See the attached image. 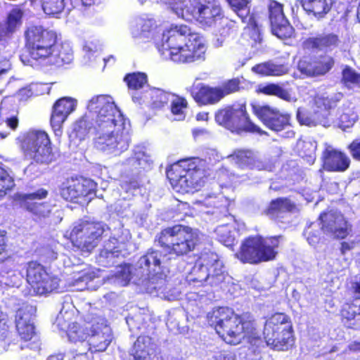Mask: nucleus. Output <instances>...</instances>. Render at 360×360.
I'll return each mask as SVG.
<instances>
[{
  "label": "nucleus",
  "instance_id": "nucleus-1",
  "mask_svg": "<svg viewBox=\"0 0 360 360\" xmlns=\"http://www.w3.org/2000/svg\"><path fill=\"white\" fill-rule=\"evenodd\" d=\"M24 38V52L20 55V60L25 65L59 68L73 59L71 48L59 41L55 30L32 25L25 29Z\"/></svg>",
  "mask_w": 360,
  "mask_h": 360
},
{
  "label": "nucleus",
  "instance_id": "nucleus-2",
  "mask_svg": "<svg viewBox=\"0 0 360 360\" xmlns=\"http://www.w3.org/2000/svg\"><path fill=\"white\" fill-rule=\"evenodd\" d=\"M94 100L99 103L95 118L94 147L113 156L120 155L129 146L123 115L115 104L105 101L103 96H97Z\"/></svg>",
  "mask_w": 360,
  "mask_h": 360
},
{
  "label": "nucleus",
  "instance_id": "nucleus-3",
  "mask_svg": "<svg viewBox=\"0 0 360 360\" xmlns=\"http://www.w3.org/2000/svg\"><path fill=\"white\" fill-rule=\"evenodd\" d=\"M207 317L216 333L227 345L236 346L245 340L255 349L262 342L256 321L249 314H238L231 308L219 307L209 312Z\"/></svg>",
  "mask_w": 360,
  "mask_h": 360
},
{
  "label": "nucleus",
  "instance_id": "nucleus-4",
  "mask_svg": "<svg viewBox=\"0 0 360 360\" xmlns=\"http://www.w3.org/2000/svg\"><path fill=\"white\" fill-rule=\"evenodd\" d=\"M169 58L176 64H191L205 60L207 46L202 38L186 25H172L166 33Z\"/></svg>",
  "mask_w": 360,
  "mask_h": 360
},
{
  "label": "nucleus",
  "instance_id": "nucleus-5",
  "mask_svg": "<svg viewBox=\"0 0 360 360\" xmlns=\"http://www.w3.org/2000/svg\"><path fill=\"white\" fill-rule=\"evenodd\" d=\"M166 255L180 257L193 251L198 243V236L189 226L176 224L166 227L158 233L155 238Z\"/></svg>",
  "mask_w": 360,
  "mask_h": 360
},
{
  "label": "nucleus",
  "instance_id": "nucleus-6",
  "mask_svg": "<svg viewBox=\"0 0 360 360\" xmlns=\"http://www.w3.org/2000/svg\"><path fill=\"white\" fill-rule=\"evenodd\" d=\"M282 238L281 235L269 237L252 235L246 237L243 240L236 257L242 263L250 264L274 260Z\"/></svg>",
  "mask_w": 360,
  "mask_h": 360
},
{
  "label": "nucleus",
  "instance_id": "nucleus-7",
  "mask_svg": "<svg viewBox=\"0 0 360 360\" xmlns=\"http://www.w3.org/2000/svg\"><path fill=\"white\" fill-rule=\"evenodd\" d=\"M169 4L171 9L179 17L187 20H195L205 25H211L222 15L221 7L216 0H160Z\"/></svg>",
  "mask_w": 360,
  "mask_h": 360
},
{
  "label": "nucleus",
  "instance_id": "nucleus-8",
  "mask_svg": "<svg viewBox=\"0 0 360 360\" xmlns=\"http://www.w3.org/2000/svg\"><path fill=\"white\" fill-rule=\"evenodd\" d=\"M222 269V263L217 254L202 251L186 276V281L193 287L218 286L225 278Z\"/></svg>",
  "mask_w": 360,
  "mask_h": 360
},
{
  "label": "nucleus",
  "instance_id": "nucleus-9",
  "mask_svg": "<svg viewBox=\"0 0 360 360\" xmlns=\"http://www.w3.org/2000/svg\"><path fill=\"white\" fill-rule=\"evenodd\" d=\"M216 122L232 133H260V128L250 118L245 103L229 105L214 114Z\"/></svg>",
  "mask_w": 360,
  "mask_h": 360
},
{
  "label": "nucleus",
  "instance_id": "nucleus-10",
  "mask_svg": "<svg viewBox=\"0 0 360 360\" xmlns=\"http://www.w3.org/2000/svg\"><path fill=\"white\" fill-rule=\"evenodd\" d=\"M105 231L102 222L81 221L73 226L68 238L76 250L89 255L103 240Z\"/></svg>",
  "mask_w": 360,
  "mask_h": 360
},
{
  "label": "nucleus",
  "instance_id": "nucleus-11",
  "mask_svg": "<svg viewBox=\"0 0 360 360\" xmlns=\"http://www.w3.org/2000/svg\"><path fill=\"white\" fill-rule=\"evenodd\" d=\"M201 174L200 167L191 158L179 160L166 170L171 185L186 193L196 191L201 186Z\"/></svg>",
  "mask_w": 360,
  "mask_h": 360
},
{
  "label": "nucleus",
  "instance_id": "nucleus-12",
  "mask_svg": "<svg viewBox=\"0 0 360 360\" xmlns=\"http://www.w3.org/2000/svg\"><path fill=\"white\" fill-rule=\"evenodd\" d=\"M24 154L38 164L49 165L56 160L51 141L44 130L29 131L20 141Z\"/></svg>",
  "mask_w": 360,
  "mask_h": 360
},
{
  "label": "nucleus",
  "instance_id": "nucleus-13",
  "mask_svg": "<svg viewBox=\"0 0 360 360\" xmlns=\"http://www.w3.org/2000/svg\"><path fill=\"white\" fill-rule=\"evenodd\" d=\"M96 191V184L93 180L78 175L65 178L58 186L60 197L70 202L94 195Z\"/></svg>",
  "mask_w": 360,
  "mask_h": 360
},
{
  "label": "nucleus",
  "instance_id": "nucleus-14",
  "mask_svg": "<svg viewBox=\"0 0 360 360\" xmlns=\"http://www.w3.org/2000/svg\"><path fill=\"white\" fill-rule=\"evenodd\" d=\"M86 326L89 328L86 340L88 351L91 353L105 351L112 339L107 320L101 316H91Z\"/></svg>",
  "mask_w": 360,
  "mask_h": 360
},
{
  "label": "nucleus",
  "instance_id": "nucleus-15",
  "mask_svg": "<svg viewBox=\"0 0 360 360\" xmlns=\"http://www.w3.org/2000/svg\"><path fill=\"white\" fill-rule=\"evenodd\" d=\"M268 17L274 35L282 40L295 37V30L284 14L283 4L270 0L268 4Z\"/></svg>",
  "mask_w": 360,
  "mask_h": 360
},
{
  "label": "nucleus",
  "instance_id": "nucleus-16",
  "mask_svg": "<svg viewBox=\"0 0 360 360\" xmlns=\"http://www.w3.org/2000/svg\"><path fill=\"white\" fill-rule=\"evenodd\" d=\"M251 107L253 114L271 131L279 132L290 126V116L287 113L268 105L252 103Z\"/></svg>",
  "mask_w": 360,
  "mask_h": 360
},
{
  "label": "nucleus",
  "instance_id": "nucleus-17",
  "mask_svg": "<svg viewBox=\"0 0 360 360\" xmlns=\"http://www.w3.org/2000/svg\"><path fill=\"white\" fill-rule=\"evenodd\" d=\"M320 229L336 240L345 239L352 231V225L341 214L332 211H323L319 218Z\"/></svg>",
  "mask_w": 360,
  "mask_h": 360
},
{
  "label": "nucleus",
  "instance_id": "nucleus-18",
  "mask_svg": "<svg viewBox=\"0 0 360 360\" xmlns=\"http://www.w3.org/2000/svg\"><path fill=\"white\" fill-rule=\"evenodd\" d=\"M25 270L26 280L37 294H46L53 290V278L41 263L30 261L25 264Z\"/></svg>",
  "mask_w": 360,
  "mask_h": 360
},
{
  "label": "nucleus",
  "instance_id": "nucleus-19",
  "mask_svg": "<svg viewBox=\"0 0 360 360\" xmlns=\"http://www.w3.org/2000/svg\"><path fill=\"white\" fill-rule=\"evenodd\" d=\"M48 195L46 189L40 188L35 192L26 194H18L15 200L20 207L30 212L35 220L41 219L49 217L51 211L46 202H38L35 200H41Z\"/></svg>",
  "mask_w": 360,
  "mask_h": 360
},
{
  "label": "nucleus",
  "instance_id": "nucleus-20",
  "mask_svg": "<svg viewBox=\"0 0 360 360\" xmlns=\"http://www.w3.org/2000/svg\"><path fill=\"white\" fill-rule=\"evenodd\" d=\"M77 105V100L71 97H61L54 102L51 108L50 126L56 136H61L63 124L75 110Z\"/></svg>",
  "mask_w": 360,
  "mask_h": 360
},
{
  "label": "nucleus",
  "instance_id": "nucleus-21",
  "mask_svg": "<svg viewBox=\"0 0 360 360\" xmlns=\"http://www.w3.org/2000/svg\"><path fill=\"white\" fill-rule=\"evenodd\" d=\"M335 60L327 55L319 56H303L298 62L300 71L307 76L314 77L324 75L334 66Z\"/></svg>",
  "mask_w": 360,
  "mask_h": 360
},
{
  "label": "nucleus",
  "instance_id": "nucleus-22",
  "mask_svg": "<svg viewBox=\"0 0 360 360\" xmlns=\"http://www.w3.org/2000/svg\"><path fill=\"white\" fill-rule=\"evenodd\" d=\"M134 360H162L160 352L148 335H139L131 349Z\"/></svg>",
  "mask_w": 360,
  "mask_h": 360
},
{
  "label": "nucleus",
  "instance_id": "nucleus-23",
  "mask_svg": "<svg viewBox=\"0 0 360 360\" xmlns=\"http://www.w3.org/2000/svg\"><path fill=\"white\" fill-rule=\"evenodd\" d=\"M317 109L314 111V117L309 116L304 111L298 110L297 118L301 124L306 126H313L319 122L327 118L331 109L336 105L335 101L328 98H320L316 101Z\"/></svg>",
  "mask_w": 360,
  "mask_h": 360
},
{
  "label": "nucleus",
  "instance_id": "nucleus-24",
  "mask_svg": "<svg viewBox=\"0 0 360 360\" xmlns=\"http://www.w3.org/2000/svg\"><path fill=\"white\" fill-rule=\"evenodd\" d=\"M189 92L199 106L214 105L222 99V93L218 86L212 87L203 83L193 84Z\"/></svg>",
  "mask_w": 360,
  "mask_h": 360
},
{
  "label": "nucleus",
  "instance_id": "nucleus-25",
  "mask_svg": "<svg viewBox=\"0 0 360 360\" xmlns=\"http://www.w3.org/2000/svg\"><path fill=\"white\" fill-rule=\"evenodd\" d=\"M321 160L323 169L329 172H343L351 164L349 158L337 149H325Z\"/></svg>",
  "mask_w": 360,
  "mask_h": 360
},
{
  "label": "nucleus",
  "instance_id": "nucleus-26",
  "mask_svg": "<svg viewBox=\"0 0 360 360\" xmlns=\"http://www.w3.org/2000/svg\"><path fill=\"white\" fill-rule=\"evenodd\" d=\"M24 12L19 7L12 8L0 23V41L8 42L22 25Z\"/></svg>",
  "mask_w": 360,
  "mask_h": 360
},
{
  "label": "nucleus",
  "instance_id": "nucleus-27",
  "mask_svg": "<svg viewBox=\"0 0 360 360\" xmlns=\"http://www.w3.org/2000/svg\"><path fill=\"white\" fill-rule=\"evenodd\" d=\"M264 338L271 349L277 351H288L295 344L294 330L292 327L283 328L281 331H276L264 335Z\"/></svg>",
  "mask_w": 360,
  "mask_h": 360
},
{
  "label": "nucleus",
  "instance_id": "nucleus-28",
  "mask_svg": "<svg viewBox=\"0 0 360 360\" xmlns=\"http://www.w3.org/2000/svg\"><path fill=\"white\" fill-rule=\"evenodd\" d=\"M15 330L21 341L28 342L36 335V329L30 312L19 309L15 316Z\"/></svg>",
  "mask_w": 360,
  "mask_h": 360
},
{
  "label": "nucleus",
  "instance_id": "nucleus-29",
  "mask_svg": "<svg viewBox=\"0 0 360 360\" xmlns=\"http://www.w3.org/2000/svg\"><path fill=\"white\" fill-rule=\"evenodd\" d=\"M339 36L334 33H323L306 39L302 43L304 49L308 50H332L340 44Z\"/></svg>",
  "mask_w": 360,
  "mask_h": 360
},
{
  "label": "nucleus",
  "instance_id": "nucleus-30",
  "mask_svg": "<svg viewBox=\"0 0 360 360\" xmlns=\"http://www.w3.org/2000/svg\"><path fill=\"white\" fill-rule=\"evenodd\" d=\"M162 252L153 248H149L140 257L141 266L145 267L149 274L157 275L164 271L163 262L161 260Z\"/></svg>",
  "mask_w": 360,
  "mask_h": 360
},
{
  "label": "nucleus",
  "instance_id": "nucleus-31",
  "mask_svg": "<svg viewBox=\"0 0 360 360\" xmlns=\"http://www.w3.org/2000/svg\"><path fill=\"white\" fill-rule=\"evenodd\" d=\"M252 71L263 77L281 76L288 72L289 68L286 63L265 62L254 65L252 68Z\"/></svg>",
  "mask_w": 360,
  "mask_h": 360
},
{
  "label": "nucleus",
  "instance_id": "nucleus-32",
  "mask_svg": "<svg viewBox=\"0 0 360 360\" xmlns=\"http://www.w3.org/2000/svg\"><path fill=\"white\" fill-rule=\"evenodd\" d=\"M288 327H292L290 316L285 313L276 312L266 321L263 333H273Z\"/></svg>",
  "mask_w": 360,
  "mask_h": 360
},
{
  "label": "nucleus",
  "instance_id": "nucleus-33",
  "mask_svg": "<svg viewBox=\"0 0 360 360\" xmlns=\"http://www.w3.org/2000/svg\"><path fill=\"white\" fill-rule=\"evenodd\" d=\"M295 205L288 198L271 200L265 210V214L271 219H276L282 212H292Z\"/></svg>",
  "mask_w": 360,
  "mask_h": 360
},
{
  "label": "nucleus",
  "instance_id": "nucleus-34",
  "mask_svg": "<svg viewBox=\"0 0 360 360\" xmlns=\"http://www.w3.org/2000/svg\"><path fill=\"white\" fill-rule=\"evenodd\" d=\"M304 8L316 17H324L330 10L333 0H301Z\"/></svg>",
  "mask_w": 360,
  "mask_h": 360
},
{
  "label": "nucleus",
  "instance_id": "nucleus-35",
  "mask_svg": "<svg viewBox=\"0 0 360 360\" xmlns=\"http://www.w3.org/2000/svg\"><path fill=\"white\" fill-rule=\"evenodd\" d=\"M91 317H88L83 323L74 322L69 325L67 330V335L72 342H84L87 340L89 328L87 327L89 320Z\"/></svg>",
  "mask_w": 360,
  "mask_h": 360
},
{
  "label": "nucleus",
  "instance_id": "nucleus-36",
  "mask_svg": "<svg viewBox=\"0 0 360 360\" xmlns=\"http://www.w3.org/2000/svg\"><path fill=\"white\" fill-rule=\"evenodd\" d=\"M230 158L241 168H252L259 162L256 154L250 150H236Z\"/></svg>",
  "mask_w": 360,
  "mask_h": 360
},
{
  "label": "nucleus",
  "instance_id": "nucleus-37",
  "mask_svg": "<svg viewBox=\"0 0 360 360\" xmlns=\"http://www.w3.org/2000/svg\"><path fill=\"white\" fill-rule=\"evenodd\" d=\"M172 94L158 88L150 90V105L153 110H160L167 106Z\"/></svg>",
  "mask_w": 360,
  "mask_h": 360
},
{
  "label": "nucleus",
  "instance_id": "nucleus-38",
  "mask_svg": "<svg viewBox=\"0 0 360 360\" xmlns=\"http://www.w3.org/2000/svg\"><path fill=\"white\" fill-rule=\"evenodd\" d=\"M256 91L266 96H274L285 101H290V95L288 90L283 88L278 84L269 83L259 84Z\"/></svg>",
  "mask_w": 360,
  "mask_h": 360
},
{
  "label": "nucleus",
  "instance_id": "nucleus-39",
  "mask_svg": "<svg viewBox=\"0 0 360 360\" xmlns=\"http://www.w3.org/2000/svg\"><path fill=\"white\" fill-rule=\"evenodd\" d=\"M31 4H39L43 11L49 15L61 13L65 8V0H29Z\"/></svg>",
  "mask_w": 360,
  "mask_h": 360
},
{
  "label": "nucleus",
  "instance_id": "nucleus-40",
  "mask_svg": "<svg viewBox=\"0 0 360 360\" xmlns=\"http://www.w3.org/2000/svg\"><path fill=\"white\" fill-rule=\"evenodd\" d=\"M123 80L130 90H140L148 84V76L142 72L127 73Z\"/></svg>",
  "mask_w": 360,
  "mask_h": 360
},
{
  "label": "nucleus",
  "instance_id": "nucleus-41",
  "mask_svg": "<svg viewBox=\"0 0 360 360\" xmlns=\"http://www.w3.org/2000/svg\"><path fill=\"white\" fill-rule=\"evenodd\" d=\"M340 82L347 88L354 86L360 88V73L347 65H344L341 72Z\"/></svg>",
  "mask_w": 360,
  "mask_h": 360
},
{
  "label": "nucleus",
  "instance_id": "nucleus-42",
  "mask_svg": "<svg viewBox=\"0 0 360 360\" xmlns=\"http://www.w3.org/2000/svg\"><path fill=\"white\" fill-rule=\"evenodd\" d=\"M217 240L226 247H231L234 245L235 236L231 227L227 224L219 226L215 231Z\"/></svg>",
  "mask_w": 360,
  "mask_h": 360
},
{
  "label": "nucleus",
  "instance_id": "nucleus-43",
  "mask_svg": "<svg viewBox=\"0 0 360 360\" xmlns=\"http://www.w3.org/2000/svg\"><path fill=\"white\" fill-rule=\"evenodd\" d=\"M172 96L174 97V98L171 101V112L174 115H179L181 116L182 117H184L185 112L186 109L188 108V103L187 100L186 99V98L175 94H172Z\"/></svg>",
  "mask_w": 360,
  "mask_h": 360
},
{
  "label": "nucleus",
  "instance_id": "nucleus-44",
  "mask_svg": "<svg viewBox=\"0 0 360 360\" xmlns=\"http://www.w3.org/2000/svg\"><path fill=\"white\" fill-rule=\"evenodd\" d=\"M13 186V179L0 163V198Z\"/></svg>",
  "mask_w": 360,
  "mask_h": 360
},
{
  "label": "nucleus",
  "instance_id": "nucleus-45",
  "mask_svg": "<svg viewBox=\"0 0 360 360\" xmlns=\"http://www.w3.org/2000/svg\"><path fill=\"white\" fill-rule=\"evenodd\" d=\"M222 93V98L226 96L238 91L240 89V81L238 78H232L224 82L221 86H218Z\"/></svg>",
  "mask_w": 360,
  "mask_h": 360
},
{
  "label": "nucleus",
  "instance_id": "nucleus-46",
  "mask_svg": "<svg viewBox=\"0 0 360 360\" xmlns=\"http://www.w3.org/2000/svg\"><path fill=\"white\" fill-rule=\"evenodd\" d=\"M10 321L8 314L0 308V341H4L11 333Z\"/></svg>",
  "mask_w": 360,
  "mask_h": 360
},
{
  "label": "nucleus",
  "instance_id": "nucleus-47",
  "mask_svg": "<svg viewBox=\"0 0 360 360\" xmlns=\"http://www.w3.org/2000/svg\"><path fill=\"white\" fill-rule=\"evenodd\" d=\"M118 257L119 256H117V255L114 254L113 252H110L108 250L102 248L100 250L98 256V261L103 266H110V262L112 259Z\"/></svg>",
  "mask_w": 360,
  "mask_h": 360
},
{
  "label": "nucleus",
  "instance_id": "nucleus-48",
  "mask_svg": "<svg viewBox=\"0 0 360 360\" xmlns=\"http://www.w3.org/2000/svg\"><path fill=\"white\" fill-rule=\"evenodd\" d=\"M304 235L311 245L318 244L321 239L319 231L318 229H313L311 225L304 230Z\"/></svg>",
  "mask_w": 360,
  "mask_h": 360
},
{
  "label": "nucleus",
  "instance_id": "nucleus-49",
  "mask_svg": "<svg viewBox=\"0 0 360 360\" xmlns=\"http://www.w3.org/2000/svg\"><path fill=\"white\" fill-rule=\"evenodd\" d=\"M103 248L110 252H113V253L117 255V256H119L122 252L119 240L115 237H110L108 240L105 242Z\"/></svg>",
  "mask_w": 360,
  "mask_h": 360
},
{
  "label": "nucleus",
  "instance_id": "nucleus-50",
  "mask_svg": "<svg viewBox=\"0 0 360 360\" xmlns=\"http://www.w3.org/2000/svg\"><path fill=\"white\" fill-rule=\"evenodd\" d=\"M231 8L236 12L245 11L248 8L249 0H226Z\"/></svg>",
  "mask_w": 360,
  "mask_h": 360
},
{
  "label": "nucleus",
  "instance_id": "nucleus-51",
  "mask_svg": "<svg viewBox=\"0 0 360 360\" xmlns=\"http://www.w3.org/2000/svg\"><path fill=\"white\" fill-rule=\"evenodd\" d=\"M347 149L354 160L360 161V141L358 139L353 140L347 146Z\"/></svg>",
  "mask_w": 360,
  "mask_h": 360
},
{
  "label": "nucleus",
  "instance_id": "nucleus-52",
  "mask_svg": "<svg viewBox=\"0 0 360 360\" xmlns=\"http://www.w3.org/2000/svg\"><path fill=\"white\" fill-rule=\"evenodd\" d=\"M249 35L255 44L260 43L262 40L260 29L256 23L249 27Z\"/></svg>",
  "mask_w": 360,
  "mask_h": 360
},
{
  "label": "nucleus",
  "instance_id": "nucleus-53",
  "mask_svg": "<svg viewBox=\"0 0 360 360\" xmlns=\"http://www.w3.org/2000/svg\"><path fill=\"white\" fill-rule=\"evenodd\" d=\"M8 247L7 231L0 229V257L6 254Z\"/></svg>",
  "mask_w": 360,
  "mask_h": 360
},
{
  "label": "nucleus",
  "instance_id": "nucleus-54",
  "mask_svg": "<svg viewBox=\"0 0 360 360\" xmlns=\"http://www.w3.org/2000/svg\"><path fill=\"white\" fill-rule=\"evenodd\" d=\"M6 126L11 130L15 131L19 124V120L16 115H11L4 120Z\"/></svg>",
  "mask_w": 360,
  "mask_h": 360
},
{
  "label": "nucleus",
  "instance_id": "nucleus-55",
  "mask_svg": "<svg viewBox=\"0 0 360 360\" xmlns=\"http://www.w3.org/2000/svg\"><path fill=\"white\" fill-rule=\"evenodd\" d=\"M41 252L43 255H47V258L51 260H54L57 258V252L49 246H43Z\"/></svg>",
  "mask_w": 360,
  "mask_h": 360
},
{
  "label": "nucleus",
  "instance_id": "nucleus-56",
  "mask_svg": "<svg viewBox=\"0 0 360 360\" xmlns=\"http://www.w3.org/2000/svg\"><path fill=\"white\" fill-rule=\"evenodd\" d=\"M354 242H346L343 241L340 243V253L342 255H345L347 251L352 250L354 248Z\"/></svg>",
  "mask_w": 360,
  "mask_h": 360
},
{
  "label": "nucleus",
  "instance_id": "nucleus-57",
  "mask_svg": "<svg viewBox=\"0 0 360 360\" xmlns=\"http://www.w3.org/2000/svg\"><path fill=\"white\" fill-rule=\"evenodd\" d=\"M217 360H236V356L230 351H223L219 354Z\"/></svg>",
  "mask_w": 360,
  "mask_h": 360
},
{
  "label": "nucleus",
  "instance_id": "nucleus-58",
  "mask_svg": "<svg viewBox=\"0 0 360 360\" xmlns=\"http://www.w3.org/2000/svg\"><path fill=\"white\" fill-rule=\"evenodd\" d=\"M127 191L136 190L140 188L139 181L136 179H131L124 182Z\"/></svg>",
  "mask_w": 360,
  "mask_h": 360
},
{
  "label": "nucleus",
  "instance_id": "nucleus-59",
  "mask_svg": "<svg viewBox=\"0 0 360 360\" xmlns=\"http://www.w3.org/2000/svg\"><path fill=\"white\" fill-rule=\"evenodd\" d=\"M11 69V63L6 58L0 59V75L6 73Z\"/></svg>",
  "mask_w": 360,
  "mask_h": 360
},
{
  "label": "nucleus",
  "instance_id": "nucleus-60",
  "mask_svg": "<svg viewBox=\"0 0 360 360\" xmlns=\"http://www.w3.org/2000/svg\"><path fill=\"white\" fill-rule=\"evenodd\" d=\"M1 262H7L8 264V270L7 271L12 270L15 266V259L11 256L5 257L4 259L1 260Z\"/></svg>",
  "mask_w": 360,
  "mask_h": 360
},
{
  "label": "nucleus",
  "instance_id": "nucleus-61",
  "mask_svg": "<svg viewBox=\"0 0 360 360\" xmlns=\"http://www.w3.org/2000/svg\"><path fill=\"white\" fill-rule=\"evenodd\" d=\"M209 119V112H200L196 115V120L198 121H207Z\"/></svg>",
  "mask_w": 360,
  "mask_h": 360
},
{
  "label": "nucleus",
  "instance_id": "nucleus-62",
  "mask_svg": "<svg viewBox=\"0 0 360 360\" xmlns=\"http://www.w3.org/2000/svg\"><path fill=\"white\" fill-rule=\"evenodd\" d=\"M82 127H84L85 129L88 127V124L86 123V121L84 120H80L78 122V123L77 124L75 128V130L76 131H79V129Z\"/></svg>",
  "mask_w": 360,
  "mask_h": 360
},
{
  "label": "nucleus",
  "instance_id": "nucleus-63",
  "mask_svg": "<svg viewBox=\"0 0 360 360\" xmlns=\"http://www.w3.org/2000/svg\"><path fill=\"white\" fill-rule=\"evenodd\" d=\"M47 360H64V355L62 354H55L50 355Z\"/></svg>",
  "mask_w": 360,
  "mask_h": 360
},
{
  "label": "nucleus",
  "instance_id": "nucleus-64",
  "mask_svg": "<svg viewBox=\"0 0 360 360\" xmlns=\"http://www.w3.org/2000/svg\"><path fill=\"white\" fill-rule=\"evenodd\" d=\"M352 347L354 351L360 352V341L354 342L352 344Z\"/></svg>",
  "mask_w": 360,
  "mask_h": 360
}]
</instances>
